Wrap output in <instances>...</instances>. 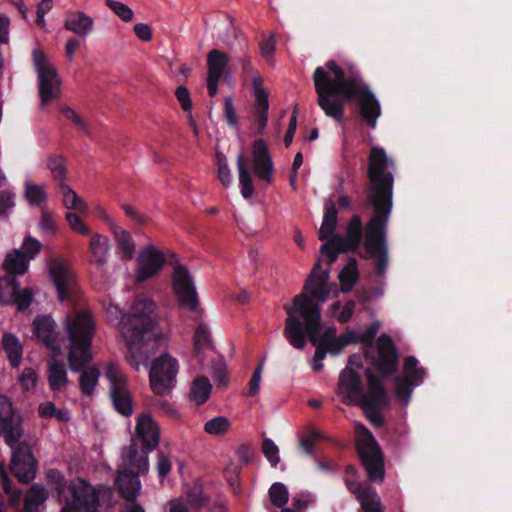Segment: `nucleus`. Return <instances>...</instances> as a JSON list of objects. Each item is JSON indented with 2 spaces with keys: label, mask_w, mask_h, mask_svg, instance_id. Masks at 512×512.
I'll list each match as a JSON object with an SVG mask.
<instances>
[{
  "label": "nucleus",
  "mask_w": 512,
  "mask_h": 512,
  "mask_svg": "<svg viewBox=\"0 0 512 512\" xmlns=\"http://www.w3.org/2000/svg\"><path fill=\"white\" fill-rule=\"evenodd\" d=\"M394 169V161L383 148H371L367 169V201L373 206L374 214L364 228L363 246L367 257L375 260L379 276H383L388 267L386 228L392 209Z\"/></svg>",
  "instance_id": "obj_1"
},
{
  "label": "nucleus",
  "mask_w": 512,
  "mask_h": 512,
  "mask_svg": "<svg viewBox=\"0 0 512 512\" xmlns=\"http://www.w3.org/2000/svg\"><path fill=\"white\" fill-rule=\"evenodd\" d=\"M284 310L287 313L284 335L294 348L300 350L306 345L307 335L313 345L322 346L327 353L339 354L351 343L371 344L379 329L378 325H372L362 333L349 330L336 336V329L329 327L320 334V308L306 295L295 296L292 305H285Z\"/></svg>",
  "instance_id": "obj_2"
},
{
  "label": "nucleus",
  "mask_w": 512,
  "mask_h": 512,
  "mask_svg": "<svg viewBox=\"0 0 512 512\" xmlns=\"http://www.w3.org/2000/svg\"><path fill=\"white\" fill-rule=\"evenodd\" d=\"M155 302L137 297L130 312L121 317L120 334L127 347V361L135 369L146 366L151 356L165 347L168 334L158 323Z\"/></svg>",
  "instance_id": "obj_3"
},
{
  "label": "nucleus",
  "mask_w": 512,
  "mask_h": 512,
  "mask_svg": "<svg viewBox=\"0 0 512 512\" xmlns=\"http://www.w3.org/2000/svg\"><path fill=\"white\" fill-rule=\"evenodd\" d=\"M70 347L68 363L72 371H81L79 386L87 396L94 393L100 377L97 367H84L92 359L90 346L94 334V321L87 311H80L68 316L65 321Z\"/></svg>",
  "instance_id": "obj_4"
},
{
  "label": "nucleus",
  "mask_w": 512,
  "mask_h": 512,
  "mask_svg": "<svg viewBox=\"0 0 512 512\" xmlns=\"http://www.w3.org/2000/svg\"><path fill=\"white\" fill-rule=\"evenodd\" d=\"M361 76L358 71L349 66L348 74L334 60L319 66L313 74L317 103L326 116L340 122L344 117L343 99L351 92L352 83H357Z\"/></svg>",
  "instance_id": "obj_5"
},
{
  "label": "nucleus",
  "mask_w": 512,
  "mask_h": 512,
  "mask_svg": "<svg viewBox=\"0 0 512 512\" xmlns=\"http://www.w3.org/2000/svg\"><path fill=\"white\" fill-rule=\"evenodd\" d=\"M123 461L126 468L118 473L116 484L121 495L127 500H136L141 490L139 474L149 471L148 456L145 452H138L137 445H131L123 451Z\"/></svg>",
  "instance_id": "obj_6"
},
{
  "label": "nucleus",
  "mask_w": 512,
  "mask_h": 512,
  "mask_svg": "<svg viewBox=\"0 0 512 512\" xmlns=\"http://www.w3.org/2000/svg\"><path fill=\"white\" fill-rule=\"evenodd\" d=\"M32 56L34 67L37 72L38 91L41 105L45 106L50 101L56 100L60 97L61 79L56 68L40 49H34Z\"/></svg>",
  "instance_id": "obj_7"
},
{
  "label": "nucleus",
  "mask_w": 512,
  "mask_h": 512,
  "mask_svg": "<svg viewBox=\"0 0 512 512\" xmlns=\"http://www.w3.org/2000/svg\"><path fill=\"white\" fill-rule=\"evenodd\" d=\"M357 450L371 481H382L384 477L383 458L371 432L362 424L356 427Z\"/></svg>",
  "instance_id": "obj_8"
},
{
  "label": "nucleus",
  "mask_w": 512,
  "mask_h": 512,
  "mask_svg": "<svg viewBox=\"0 0 512 512\" xmlns=\"http://www.w3.org/2000/svg\"><path fill=\"white\" fill-rule=\"evenodd\" d=\"M362 235L363 224L361 217L354 215L347 224L346 235L332 237L321 245L320 252L328 258V263L332 264L340 253L356 250L361 243Z\"/></svg>",
  "instance_id": "obj_9"
},
{
  "label": "nucleus",
  "mask_w": 512,
  "mask_h": 512,
  "mask_svg": "<svg viewBox=\"0 0 512 512\" xmlns=\"http://www.w3.org/2000/svg\"><path fill=\"white\" fill-rule=\"evenodd\" d=\"M104 375L110 383V397L115 409L124 416L133 413L132 399L127 377L115 363H107Z\"/></svg>",
  "instance_id": "obj_10"
},
{
  "label": "nucleus",
  "mask_w": 512,
  "mask_h": 512,
  "mask_svg": "<svg viewBox=\"0 0 512 512\" xmlns=\"http://www.w3.org/2000/svg\"><path fill=\"white\" fill-rule=\"evenodd\" d=\"M178 362L170 354L165 353L156 358L149 371L151 389L157 395L167 394L176 383Z\"/></svg>",
  "instance_id": "obj_11"
},
{
  "label": "nucleus",
  "mask_w": 512,
  "mask_h": 512,
  "mask_svg": "<svg viewBox=\"0 0 512 512\" xmlns=\"http://www.w3.org/2000/svg\"><path fill=\"white\" fill-rule=\"evenodd\" d=\"M351 92L346 100L355 99L358 104L359 114L363 121L371 128L377 125V119L381 115V105L369 86L362 77L357 83H352Z\"/></svg>",
  "instance_id": "obj_12"
},
{
  "label": "nucleus",
  "mask_w": 512,
  "mask_h": 512,
  "mask_svg": "<svg viewBox=\"0 0 512 512\" xmlns=\"http://www.w3.org/2000/svg\"><path fill=\"white\" fill-rule=\"evenodd\" d=\"M368 387L366 397L359 404L364 410L369 421L375 426H381L383 418L379 411L389 403L386 390L380 379L375 377L370 370L367 371Z\"/></svg>",
  "instance_id": "obj_13"
},
{
  "label": "nucleus",
  "mask_w": 512,
  "mask_h": 512,
  "mask_svg": "<svg viewBox=\"0 0 512 512\" xmlns=\"http://www.w3.org/2000/svg\"><path fill=\"white\" fill-rule=\"evenodd\" d=\"M172 289L182 308L191 311L198 309L199 302L194 279L185 266L180 264L174 266Z\"/></svg>",
  "instance_id": "obj_14"
},
{
  "label": "nucleus",
  "mask_w": 512,
  "mask_h": 512,
  "mask_svg": "<svg viewBox=\"0 0 512 512\" xmlns=\"http://www.w3.org/2000/svg\"><path fill=\"white\" fill-rule=\"evenodd\" d=\"M365 353L381 374L387 376L396 370L398 356L395 345L388 335H380L376 345L370 346Z\"/></svg>",
  "instance_id": "obj_15"
},
{
  "label": "nucleus",
  "mask_w": 512,
  "mask_h": 512,
  "mask_svg": "<svg viewBox=\"0 0 512 512\" xmlns=\"http://www.w3.org/2000/svg\"><path fill=\"white\" fill-rule=\"evenodd\" d=\"M72 500L61 512H97L99 499L96 490L85 480L77 478L70 483Z\"/></svg>",
  "instance_id": "obj_16"
},
{
  "label": "nucleus",
  "mask_w": 512,
  "mask_h": 512,
  "mask_svg": "<svg viewBox=\"0 0 512 512\" xmlns=\"http://www.w3.org/2000/svg\"><path fill=\"white\" fill-rule=\"evenodd\" d=\"M50 277L61 301L71 299L78 292V283L71 266L60 259L49 263Z\"/></svg>",
  "instance_id": "obj_17"
},
{
  "label": "nucleus",
  "mask_w": 512,
  "mask_h": 512,
  "mask_svg": "<svg viewBox=\"0 0 512 512\" xmlns=\"http://www.w3.org/2000/svg\"><path fill=\"white\" fill-rule=\"evenodd\" d=\"M165 264L164 253L152 244L142 247L136 258L135 279L137 282H145L163 269Z\"/></svg>",
  "instance_id": "obj_18"
},
{
  "label": "nucleus",
  "mask_w": 512,
  "mask_h": 512,
  "mask_svg": "<svg viewBox=\"0 0 512 512\" xmlns=\"http://www.w3.org/2000/svg\"><path fill=\"white\" fill-rule=\"evenodd\" d=\"M425 370L418 366V360L409 356L404 360L403 377H396L394 392L396 398L407 404L410 400L412 388L418 386L424 379Z\"/></svg>",
  "instance_id": "obj_19"
},
{
  "label": "nucleus",
  "mask_w": 512,
  "mask_h": 512,
  "mask_svg": "<svg viewBox=\"0 0 512 512\" xmlns=\"http://www.w3.org/2000/svg\"><path fill=\"white\" fill-rule=\"evenodd\" d=\"M10 469L14 476L22 483H28L36 474V461L31 448L27 444L13 445Z\"/></svg>",
  "instance_id": "obj_20"
},
{
  "label": "nucleus",
  "mask_w": 512,
  "mask_h": 512,
  "mask_svg": "<svg viewBox=\"0 0 512 512\" xmlns=\"http://www.w3.org/2000/svg\"><path fill=\"white\" fill-rule=\"evenodd\" d=\"M20 421L14 416L9 399L0 395V437H4L8 446L13 447L22 437Z\"/></svg>",
  "instance_id": "obj_21"
},
{
  "label": "nucleus",
  "mask_w": 512,
  "mask_h": 512,
  "mask_svg": "<svg viewBox=\"0 0 512 512\" xmlns=\"http://www.w3.org/2000/svg\"><path fill=\"white\" fill-rule=\"evenodd\" d=\"M328 280L329 271L323 270L321 268L320 262L318 261L314 265L311 273L309 274L305 282V293H302L301 295H306L308 299H310L314 304L318 306V304L314 302L313 299L321 303L327 300L330 294Z\"/></svg>",
  "instance_id": "obj_22"
},
{
  "label": "nucleus",
  "mask_w": 512,
  "mask_h": 512,
  "mask_svg": "<svg viewBox=\"0 0 512 512\" xmlns=\"http://www.w3.org/2000/svg\"><path fill=\"white\" fill-rule=\"evenodd\" d=\"M338 394L348 405H359L366 397L359 375L353 368L346 367L339 376Z\"/></svg>",
  "instance_id": "obj_23"
},
{
  "label": "nucleus",
  "mask_w": 512,
  "mask_h": 512,
  "mask_svg": "<svg viewBox=\"0 0 512 512\" xmlns=\"http://www.w3.org/2000/svg\"><path fill=\"white\" fill-rule=\"evenodd\" d=\"M32 297L33 293L30 289H19L14 277L0 279V303H15L18 310H24L30 305Z\"/></svg>",
  "instance_id": "obj_24"
},
{
  "label": "nucleus",
  "mask_w": 512,
  "mask_h": 512,
  "mask_svg": "<svg viewBox=\"0 0 512 512\" xmlns=\"http://www.w3.org/2000/svg\"><path fill=\"white\" fill-rule=\"evenodd\" d=\"M253 170L255 175L268 184L273 182L274 166L269 154L266 143L262 140H256L252 146Z\"/></svg>",
  "instance_id": "obj_25"
},
{
  "label": "nucleus",
  "mask_w": 512,
  "mask_h": 512,
  "mask_svg": "<svg viewBox=\"0 0 512 512\" xmlns=\"http://www.w3.org/2000/svg\"><path fill=\"white\" fill-rule=\"evenodd\" d=\"M228 56L217 49H213L207 56V88L211 97L217 94L218 82L224 74L228 65Z\"/></svg>",
  "instance_id": "obj_26"
},
{
  "label": "nucleus",
  "mask_w": 512,
  "mask_h": 512,
  "mask_svg": "<svg viewBox=\"0 0 512 512\" xmlns=\"http://www.w3.org/2000/svg\"><path fill=\"white\" fill-rule=\"evenodd\" d=\"M136 433L145 447L141 452L148 455L149 451L157 447L160 440L159 427L149 414L143 413L138 416Z\"/></svg>",
  "instance_id": "obj_27"
},
{
  "label": "nucleus",
  "mask_w": 512,
  "mask_h": 512,
  "mask_svg": "<svg viewBox=\"0 0 512 512\" xmlns=\"http://www.w3.org/2000/svg\"><path fill=\"white\" fill-rule=\"evenodd\" d=\"M33 326L36 338L45 344L55 355L59 354L60 345L54 320L49 316L37 317L33 322Z\"/></svg>",
  "instance_id": "obj_28"
},
{
  "label": "nucleus",
  "mask_w": 512,
  "mask_h": 512,
  "mask_svg": "<svg viewBox=\"0 0 512 512\" xmlns=\"http://www.w3.org/2000/svg\"><path fill=\"white\" fill-rule=\"evenodd\" d=\"M263 80L260 76L253 77V90L255 103L253 107L254 122L260 133H262L268 121V94L262 86Z\"/></svg>",
  "instance_id": "obj_29"
},
{
  "label": "nucleus",
  "mask_w": 512,
  "mask_h": 512,
  "mask_svg": "<svg viewBox=\"0 0 512 512\" xmlns=\"http://www.w3.org/2000/svg\"><path fill=\"white\" fill-rule=\"evenodd\" d=\"M347 486L359 500L364 512H383L380 498L371 487L354 481H347Z\"/></svg>",
  "instance_id": "obj_30"
},
{
  "label": "nucleus",
  "mask_w": 512,
  "mask_h": 512,
  "mask_svg": "<svg viewBox=\"0 0 512 512\" xmlns=\"http://www.w3.org/2000/svg\"><path fill=\"white\" fill-rule=\"evenodd\" d=\"M110 231L119 257L125 261L132 260L136 253V243L131 233L117 224H112Z\"/></svg>",
  "instance_id": "obj_31"
},
{
  "label": "nucleus",
  "mask_w": 512,
  "mask_h": 512,
  "mask_svg": "<svg viewBox=\"0 0 512 512\" xmlns=\"http://www.w3.org/2000/svg\"><path fill=\"white\" fill-rule=\"evenodd\" d=\"M111 245L107 236L94 233L91 235L88 252L89 262L96 266H103L106 264Z\"/></svg>",
  "instance_id": "obj_32"
},
{
  "label": "nucleus",
  "mask_w": 512,
  "mask_h": 512,
  "mask_svg": "<svg viewBox=\"0 0 512 512\" xmlns=\"http://www.w3.org/2000/svg\"><path fill=\"white\" fill-rule=\"evenodd\" d=\"M194 353L201 363L207 358H212L215 353L210 338V332L203 323H199L195 330Z\"/></svg>",
  "instance_id": "obj_33"
},
{
  "label": "nucleus",
  "mask_w": 512,
  "mask_h": 512,
  "mask_svg": "<svg viewBox=\"0 0 512 512\" xmlns=\"http://www.w3.org/2000/svg\"><path fill=\"white\" fill-rule=\"evenodd\" d=\"M337 209L333 200L328 199L324 204V214L321 227L318 231L320 240H330L334 237V232L337 227Z\"/></svg>",
  "instance_id": "obj_34"
},
{
  "label": "nucleus",
  "mask_w": 512,
  "mask_h": 512,
  "mask_svg": "<svg viewBox=\"0 0 512 512\" xmlns=\"http://www.w3.org/2000/svg\"><path fill=\"white\" fill-rule=\"evenodd\" d=\"M93 26V19L81 11L69 13L65 21V28L80 36H87Z\"/></svg>",
  "instance_id": "obj_35"
},
{
  "label": "nucleus",
  "mask_w": 512,
  "mask_h": 512,
  "mask_svg": "<svg viewBox=\"0 0 512 512\" xmlns=\"http://www.w3.org/2000/svg\"><path fill=\"white\" fill-rule=\"evenodd\" d=\"M48 383L53 391H62L68 384L67 371L63 363L52 358L48 362Z\"/></svg>",
  "instance_id": "obj_36"
},
{
  "label": "nucleus",
  "mask_w": 512,
  "mask_h": 512,
  "mask_svg": "<svg viewBox=\"0 0 512 512\" xmlns=\"http://www.w3.org/2000/svg\"><path fill=\"white\" fill-rule=\"evenodd\" d=\"M62 197V204L69 210H76L80 213L88 212L86 201L81 198L67 183L58 186Z\"/></svg>",
  "instance_id": "obj_37"
},
{
  "label": "nucleus",
  "mask_w": 512,
  "mask_h": 512,
  "mask_svg": "<svg viewBox=\"0 0 512 512\" xmlns=\"http://www.w3.org/2000/svg\"><path fill=\"white\" fill-rule=\"evenodd\" d=\"M237 170L241 194L245 199H249L254 194V187L251 174L247 167V160L243 154L237 156Z\"/></svg>",
  "instance_id": "obj_38"
},
{
  "label": "nucleus",
  "mask_w": 512,
  "mask_h": 512,
  "mask_svg": "<svg viewBox=\"0 0 512 512\" xmlns=\"http://www.w3.org/2000/svg\"><path fill=\"white\" fill-rule=\"evenodd\" d=\"M2 346L12 366H19L22 359V346L16 336L5 333L2 337Z\"/></svg>",
  "instance_id": "obj_39"
},
{
  "label": "nucleus",
  "mask_w": 512,
  "mask_h": 512,
  "mask_svg": "<svg viewBox=\"0 0 512 512\" xmlns=\"http://www.w3.org/2000/svg\"><path fill=\"white\" fill-rule=\"evenodd\" d=\"M47 497V490L42 485L33 484L25 495V512H39L38 507Z\"/></svg>",
  "instance_id": "obj_40"
},
{
  "label": "nucleus",
  "mask_w": 512,
  "mask_h": 512,
  "mask_svg": "<svg viewBox=\"0 0 512 512\" xmlns=\"http://www.w3.org/2000/svg\"><path fill=\"white\" fill-rule=\"evenodd\" d=\"M28 263L29 260L25 258L20 250H14L6 256L3 267L9 274H23L28 269Z\"/></svg>",
  "instance_id": "obj_41"
},
{
  "label": "nucleus",
  "mask_w": 512,
  "mask_h": 512,
  "mask_svg": "<svg viewBox=\"0 0 512 512\" xmlns=\"http://www.w3.org/2000/svg\"><path fill=\"white\" fill-rule=\"evenodd\" d=\"M211 388L212 386L207 377H196L190 389L191 400L194 401L196 404L205 403L210 395Z\"/></svg>",
  "instance_id": "obj_42"
},
{
  "label": "nucleus",
  "mask_w": 512,
  "mask_h": 512,
  "mask_svg": "<svg viewBox=\"0 0 512 512\" xmlns=\"http://www.w3.org/2000/svg\"><path fill=\"white\" fill-rule=\"evenodd\" d=\"M359 277L357 261L351 258L347 265L341 270L339 274V280L341 283V291L346 293L349 292Z\"/></svg>",
  "instance_id": "obj_43"
},
{
  "label": "nucleus",
  "mask_w": 512,
  "mask_h": 512,
  "mask_svg": "<svg viewBox=\"0 0 512 512\" xmlns=\"http://www.w3.org/2000/svg\"><path fill=\"white\" fill-rule=\"evenodd\" d=\"M47 167L50 170L53 179L57 182L58 186L66 184V164L65 160L60 155H54L47 159Z\"/></svg>",
  "instance_id": "obj_44"
},
{
  "label": "nucleus",
  "mask_w": 512,
  "mask_h": 512,
  "mask_svg": "<svg viewBox=\"0 0 512 512\" xmlns=\"http://www.w3.org/2000/svg\"><path fill=\"white\" fill-rule=\"evenodd\" d=\"M25 197L31 205L44 203L47 199L46 185L27 181L25 183Z\"/></svg>",
  "instance_id": "obj_45"
},
{
  "label": "nucleus",
  "mask_w": 512,
  "mask_h": 512,
  "mask_svg": "<svg viewBox=\"0 0 512 512\" xmlns=\"http://www.w3.org/2000/svg\"><path fill=\"white\" fill-rule=\"evenodd\" d=\"M231 428L230 420L225 416H217L204 424V431L209 435L222 436Z\"/></svg>",
  "instance_id": "obj_46"
},
{
  "label": "nucleus",
  "mask_w": 512,
  "mask_h": 512,
  "mask_svg": "<svg viewBox=\"0 0 512 512\" xmlns=\"http://www.w3.org/2000/svg\"><path fill=\"white\" fill-rule=\"evenodd\" d=\"M269 497L274 506L281 508L287 503L289 493L284 484L277 482L270 487Z\"/></svg>",
  "instance_id": "obj_47"
},
{
  "label": "nucleus",
  "mask_w": 512,
  "mask_h": 512,
  "mask_svg": "<svg viewBox=\"0 0 512 512\" xmlns=\"http://www.w3.org/2000/svg\"><path fill=\"white\" fill-rule=\"evenodd\" d=\"M105 3L122 21H132L134 13L126 4L114 0H106Z\"/></svg>",
  "instance_id": "obj_48"
},
{
  "label": "nucleus",
  "mask_w": 512,
  "mask_h": 512,
  "mask_svg": "<svg viewBox=\"0 0 512 512\" xmlns=\"http://www.w3.org/2000/svg\"><path fill=\"white\" fill-rule=\"evenodd\" d=\"M212 378L216 387L224 388L229 383L227 367L222 361L213 363L212 365Z\"/></svg>",
  "instance_id": "obj_49"
},
{
  "label": "nucleus",
  "mask_w": 512,
  "mask_h": 512,
  "mask_svg": "<svg viewBox=\"0 0 512 512\" xmlns=\"http://www.w3.org/2000/svg\"><path fill=\"white\" fill-rule=\"evenodd\" d=\"M46 478L48 484L56 491L58 497H61L66 487L64 476L57 470H49L46 474Z\"/></svg>",
  "instance_id": "obj_50"
},
{
  "label": "nucleus",
  "mask_w": 512,
  "mask_h": 512,
  "mask_svg": "<svg viewBox=\"0 0 512 512\" xmlns=\"http://www.w3.org/2000/svg\"><path fill=\"white\" fill-rule=\"evenodd\" d=\"M15 194L10 190L0 192V218H5L15 207Z\"/></svg>",
  "instance_id": "obj_51"
},
{
  "label": "nucleus",
  "mask_w": 512,
  "mask_h": 512,
  "mask_svg": "<svg viewBox=\"0 0 512 512\" xmlns=\"http://www.w3.org/2000/svg\"><path fill=\"white\" fill-rule=\"evenodd\" d=\"M217 171H218V178L222 182L224 186H229L232 182V174L228 167L227 159L222 154H217Z\"/></svg>",
  "instance_id": "obj_52"
},
{
  "label": "nucleus",
  "mask_w": 512,
  "mask_h": 512,
  "mask_svg": "<svg viewBox=\"0 0 512 512\" xmlns=\"http://www.w3.org/2000/svg\"><path fill=\"white\" fill-rule=\"evenodd\" d=\"M41 243L32 237H26L23 241L21 252L29 261L33 259L41 250Z\"/></svg>",
  "instance_id": "obj_53"
},
{
  "label": "nucleus",
  "mask_w": 512,
  "mask_h": 512,
  "mask_svg": "<svg viewBox=\"0 0 512 512\" xmlns=\"http://www.w3.org/2000/svg\"><path fill=\"white\" fill-rule=\"evenodd\" d=\"M65 219L68 222L70 228L74 232L82 235H88L90 233L89 227L81 220V218L76 213H66Z\"/></svg>",
  "instance_id": "obj_54"
},
{
  "label": "nucleus",
  "mask_w": 512,
  "mask_h": 512,
  "mask_svg": "<svg viewBox=\"0 0 512 512\" xmlns=\"http://www.w3.org/2000/svg\"><path fill=\"white\" fill-rule=\"evenodd\" d=\"M0 478L2 481V486L6 494L9 495V502L11 505H15L19 502L21 498V492L18 490L11 491V483L10 480L4 471V466H0Z\"/></svg>",
  "instance_id": "obj_55"
},
{
  "label": "nucleus",
  "mask_w": 512,
  "mask_h": 512,
  "mask_svg": "<svg viewBox=\"0 0 512 512\" xmlns=\"http://www.w3.org/2000/svg\"><path fill=\"white\" fill-rule=\"evenodd\" d=\"M262 451L272 466H276L279 463V449L271 439L263 441Z\"/></svg>",
  "instance_id": "obj_56"
},
{
  "label": "nucleus",
  "mask_w": 512,
  "mask_h": 512,
  "mask_svg": "<svg viewBox=\"0 0 512 512\" xmlns=\"http://www.w3.org/2000/svg\"><path fill=\"white\" fill-rule=\"evenodd\" d=\"M19 382L23 389L30 391L38 382V374L33 368H25L19 377Z\"/></svg>",
  "instance_id": "obj_57"
},
{
  "label": "nucleus",
  "mask_w": 512,
  "mask_h": 512,
  "mask_svg": "<svg viewBox=\"0 0 512 512\" xmlns=\"http://www.w3.org/2000/svg\"><path fill=\"white\" fill-rule=\"evenodd\" d=\"M187 502L195 507H200L205 502L202 487L199 484H194L186 491Z\"/></svg>",
  "instance_id": "obj_58"
},
{
  "label": "nucleus",
  "mask_w": 512,
  "mask_h": 512,
  "mask_svg": "<svg viewBox=\"0 0 512 512\" xmlns=\"http://www.w3.org/2000/svg\"><path fill=\"white\" fill-rule=\"evenodd\" d=\"M122 209L127 217L131 218L136 224L140 226H144L150 221L149 217L141 214L137 209L129 204H123Z\"/></svg>",
  "instance_id": "obj_59"
},
{
  "label": "nucleus",
  "mask_w": 512,
  "mask_h": 512,
  "mask_svg": "<svg viewBox=\"0 0 512 512\" xmlns=\"http://www.w3.org/2000/svg\"><path fill=\"white\" fill-rule=\"evenodd\" d=\"M172 463L170 458L164 454L163 452H158L157 454V464L156 469L160 478L166 477L171 471Z\"/></svg>",
  "instance_id": "obj_60"
},
{
  "label": "nucleus",
  "mask_w": 512,
  "mask_h": 512,
  "mask_svg": "<svg viewBox=\"0 0 512 512\" xmlns=\"http://www.w3.org/2000/svg\"><path fill=\"white\" fill-rule=\"evenodd\" d=\"M263 362H261L254 370L252 378L249 382L248 396H255L258 394L260 389V382L262 379Z\"/></svg>",
  "instance_id": "obj_61"
},
{
  "label": "nucleus",
  "mask_w": 512,
  "mask_h": 512,
  "mask_svg": "<svg viewBox=\"0 0 512 512\" xmlns=\"http://www.w3.org/2000/svg\"><path fill=\"white\" fill-rule=\"evenodd\" d=\"M39 226L40 229L46 233H54L57 229L55 219L46 210H42Z\"/></svg>",
  "instance_id": "obj_62"
},
{
  "label": "nucleus",
  "mask_w": 512,
  "mask_h": 512,
  "mask_svg": "<svg viewBox=\"0 0 512 512\" xmlns=\"http://www.w3.org/2000/svg\"><path fill=\"white\" fill-rule=\"evenodd\" d=\"M275 44L276 42L273 35H270L269 37L263 39L260 43L261 55L269 62L272 60V56L275 50Z\"/></svg>",
  "instance_id": "obj_63"
},
{
  "label": "nucleus",
  "mask_w": 512,
  "mask_h": 512,
  "mask_svg": "<svg viewBox=\"0 0 512 512\" xmlns=\"http://www.w3.org/2000/svg\"><path fill=\"white\" fill-rule=\"evenodd\" d=\"M224 115L227 123L230 126H237L238 117L233 106V100L231 97H226L224 100Z\"/></svg>",
  "instance_id": "obj_64"
}]
</instances>
